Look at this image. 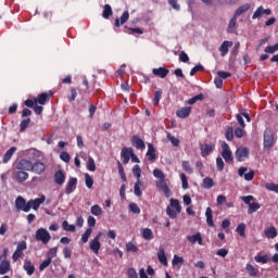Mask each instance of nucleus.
Segmentation results:
<instances>
[{"label": "nucleus", "mask_w": 278, "mask_h": 278, "mask_svg": "<svg viewBox=\"0 0 278 278\" xmlns=\"http://www.w3.org/2000/svg\"><path fill=\"white\" fill-rule=\"evenodd\" d=\"M45 170H47V165H45V163L40 161L31 163L30 172L35 173V175H42Z\"/></svg>", "instance_id": "nucleus-10"}, {"label": "nucleus", "mask_w": 278, "mask_h": 278, "mask_svg": "<svg viewBox=\"0 0 278 278\" xmlns=\"http://www.w3.org/2000/svg\"><path fill=\"white\" fill-rule=\"evenodd\" d=\"M51 97H53V93L42 92L35 98V100L37 103H39V105H45L46 103H49Z\"/></svg>", "instance_id": "nucleus-15"}, {"label": "nucleus", "mask_w": 278, "mask_h": 278, "mask_svg": "<svg viewBox=\"0 0 278 278\" xmlns=\"http://www.w3.org/2000/svg\"><path fill=\"white\" fill-rule=\"evenodd\" d=\"M266 190H269V192H276L278 194V185L275 182H267L265 185Z\"/></svg>", "instance_id": "nucleus-48"}, {"label": "nucleus", "mask_w": 278, "mask_h": 278, "mask_svg": "<svg viewBox=\"0 0 278 278\" xmlns=\"http://www.w3.org/2000/svg\"><path fill=\"white\" fill-rule=\"evenodd\" d=\"M254 260L257 264H268V262H270L268 255H256Z\"/></svg>", "instance_id": "nucleus-41"}, {"label": "nucleus", "mask_w": 278, "mask_h": 278, "mask_svg": "<svg viewBox=\"0 0 278 278\" xmlns=\"http://www.w3.org/2000/svg\"><path fill=\"white\" fill-rule=\"evenodd\" d=\"M46 257L53 262V257H58V247L51 248L47 254Z\"/></svg>", "instance_id": "nucleus-39"}, {"label": "nucleus", "mask_w": 278, "mask_h": 278, "mask_svg": "<svg viewBox=\"0 0 278 278\" xmlns=\"http://www.w3.org/2000/svg\"><path fill=\"white\" fill-rule=\"evenodd\" d=\"M249 10H251V5L249 3H245L237 9L233 16H237L238 18V16H242V14H244V12H249Z\"/></svg>", "instance_id": "nucleus-33"}, {"label": "nucleus", "mask_w": 278, "mask_h": 278, "mask_svg": "<svg viewBox=\"0 0 278 278\" xmlns=\"http://www.w3.org/2000/svg\"><path fill=\"white\" fill-rule=\"evenodd\" d=\"M200 149H201L202 157H207V155H210V153L214 151V146L205 143V144H202Z\"/></svg>", "instance_id": "nucleus-28"}, {"label": "nucleus", "mask_w": 278, "mask_h": 278, "mask_svg": "<svg viewBox=\"0 0 278 278\" xmlns=\"http://www.w3.org/2000/svg\"><path fill=\"white\" fill-rule=\"evenodd\" d=\"M266 238H268L269 240H274V238H277V228H275L274 226L265 229L264 231Z\"/></svg>", "instance_id": "nucleus-32"}, {"label": "nucleus", "mask_w": 278, "mask_h": 278, "mask_svg": "<svg viewBox=\"0 0 278 278\" xmlns=\"http://www.w3.org/2000/svg\"><path fill=\"white\" fill-rule=\"evenodd\" d=\"M60 160L65 162V164H68V162H71V154H68V152H61Z\"/></svg>", "instance_id": "nucleus-58"}, {"label": "nucleus", "mask_w": 278, "mask_h": 278, "mask_svg": "<svg viewBox=\"0 0 278 278\" xmlns=\"http://www.w3.org/2000/svg\"><path fill=\"white\" fill-rule=\"evenodd\" d=\"M153 176L156 177V179H160V180L166 178V176H164V172H162V169H157V168H155L153 170Z\"/></svg>", "instance_id": "nucleus-56"}, {"label": "nucleus", "mask_w": 278, "mask_h": 278, "mask_svg": "<svg viewBox=\"0 0 278 278\" xmlns=\"http://www.w3.org/2000/svg\"><path fill=\"white\" fill-rule=\"evenodd\" d=\"M205 71V67H203V65L199 64L195 65L193 68H191L190 71V77H194L197 75V73H201Z\"/></svg>", "instance_id": "nucleus-46"}, {"label": "nucleus", "mask_w": 278, "mask_h": 278, "mask_svg": "<svg viewBox=\"0 0 278 278\" xmlns=\"http://www.w3.org/2000/svg\"><path fill=\"white\" fill-rule=\"evenodd\" d=\"M47 201V197L42 194L40 198L31 199L28 202L23 197H17L15 199V207L17 212H31V210H35V212H38L40 208V205Z\"/></svg>", "instance_id": "nucleus-1"}, {"label": "nucleus", "mask_w": 278, "mask_h": 278, "mask_svg": "<svg viewBox=\"0 0 278 278\" xmlns=\"http://www.w3.org/2000/svg\"><path fill=\"white\" fill-rule=\"evenodd\" d=\"M90 236H92V228H87L81 236V242L86 244V242H88V240L90 239Z\"/></svg>", "instance_id": "nucleus-44"}, {"label": "nucleus", "mask_w": 278, "mask_h": 278, "mask_svg": "<svg viewBox=\"0 0 278 278\" xmlns=\"http://www.w3.org/2000/svg\"><path fill=\"white\" fill-rule=\"evenodd\" d=\"M247 224L241 223L238 225L237 227V233L241 237V238H247Z\"/></svg>", "instance_id": "nucleus-36"}, {"label": "nucleus", "mask_w": 278, "mask_h": 278, "mask_svg": "<svg viewBox=\"0 0 278 278\" xmlns=\"http://www.w3.org/2000/svg\"><path fill=\"white\" fill-rule=\"evenodd\" d=\"M15 179L17 184H23V181H27V179H29V174L25 170L18 169L15 174Z\"/></svg>", "instance_id": "nucleus-21"}, {"label": "nucleus", "mask_w": 278, "mask_h": 278, "mask_svg": "<svg viewBox=\"0 0 278 278\" xmlns=\"http://www.w3.org/2000/svg\"><path fill=\"white\" fill-rule=\"evenodd\" d=\"M173 266H177L179 264H184V257L174 255V258L172 261Z\"/></svg>", "instance_id": "nucleus-61"}, {"label": "nucleus", "mask_w": 278, "mask_h": 278, "mask_svg": "<svg viewBox=\"0 0 278 278\" xmlns=\"http://www.w3.org/2000/svg\"><path fill=\"white\" fill-rule=\"evenodd\" d=\"M134 153V148H123L121 152V157H123V164H129V160Z\"/></svg>", "instance_id": "nucleus-14"}, {"label": "nucleus", "mask_w": 278, "mask_h": 278, "mask_svg": "<svg viewBox=\"0 0 278 278\" xmlns=\"http://www.w3.org/2000/svg\"><path fill=\"white\" fill-rule=\"evenodd\" d=\"M205 217H206V225L208 227H214V215H213L212 207L210 206L206 207Z\"/></svg>", "instance_id": "nucleus-26"}, {"label": "nucleus", "mask_w": 278, "mask_h": 278, "mask_svg": "<svg viewBox=\"0 0 278 278\" xmlns=\"http://www.w3.org/2000/svg\"><path fill=\"white\" fill-rule=\"evenodd\" d=\"M191 113H192L191 106H184L176 112V116H178V118H188Z\"/></svg>", "instance_id": "nucleus-20"}, {"label": "nucleus", "mask_w": 278, "mask_h": 278, "mask_svg": "<svg viewBox=\"0 0 278 278\" xmlns=\"http://www.w3.org/2000/svg\"><path fill=\"white\" fill-rule=\"evenodd\" d=\"M127 276L128 278H138V273H136V269L130 267L127 269Z\"/></svg>", "instance_id": "nucleus-63"}, {"label": "nucleus", "mask_w": 278, "mask_h": 278, "mask_svg": "<svg viewBox=\"0 0 278 278\" xmlns=\"http://www.w3.org/2000/svg\"><path fill=\"white\" fill-rule=\"evenodd\" d=\"M264 14L270 16L273 14V11H270V9H264V7H258L254 14L252 15V18L253 21H255V18H262Z\"/></svg>", "instance_id": "nucleus-12"}, {"label": "nucleus", "mask_w": 278, "mask_h": 278, "mask_svg": "<svg viewBox=\"0 0 278 278\" xmlns=\"http://www.w3.org/2000/svg\"><path fill=\"white\" fill-rule=\"evenodd\" d=\"M64 181H66V174L62 169H59L54 174V184H58V186H64Z\"/></svg>", "instance_id": "nucleus-18"}, {"label": "nucleus", "mask_w": 278, "mask_h": 278, "mask_svg": "<svg viewBox=\"0 0 278 278\" xmlns=\"http://www.w3.org/2000/svg\"><path fill=\"white\" fill-rule=\"evenodd\" d=\"M180 179H181L182 190H188L189 188L188 176H186V174H180Z\"/></svg>", "instance_id": "nucleus-54"}, {"label": "nucleus", "mask_w": 278, "mask_h": 278, "mask_svg": "<svg viewBox=\"0 0 278 278\" xmlns=\"http://www.w3.org/2000/svg\"><path fill=\"white\" fill-rule=\"evenodd\" d=\"M0 275H8L10 273V261H8V249H4L3 254L0 256Z\"/></svg>", "instance_id": "nucleus-6"}, {"label": "nucleus", "mask_w": 278, "mask_h": 278, "mask_svg": "<svg viewBox=\"0 0 278 278\" xmlns=\"http://www.w3.org/2000/svg\"><path fill=\"white\" fill-rule=\"evenodd\" d=\"M277 51H278V42L274 46H267L265 48V53L273 54V53H277Z\"/></svg>", "instance_id": "nucleus-55"}, {"label": "nucleus", "mask_w": 278, "mask_h": 278, "mask_svg": "<svg viewBox=\"0 0 278 278\" xmlns=\"http://www.w3.org/2000/svg\"><path fill=\"white\" fill-rule=\"evenodd\" d=\"M197 101H203V93L194 96L193 98L187 100L186 103H188V105H194Z\"/></svg>", "instance_id": "nucleus-45"}, {"label": "nucleus", "mask_w": 278, "mask_h": 278, "mask_svg": "<svg viewBox=\"0 0 278 278\" xmlns=\"http://www.w3.org/2000/svg\"><path fill=\"white\" fill-rule=\"evenodd\" d=\"M157 260L163 266H168V258L166 257V252L164 251V248H161L159 250Z\"/></svg>", "instance_id": "nucleus-23"}, {"label": "nucleus", "mask_w": 278, "mask_h": 278, "mask_svg": "<svg viewBox=\"0 0 278 278\" xmlns=\"http://www.w3.org/2000/svg\"><path fill=\"white\" fill-rule=\"evenodd\" d=\"M35 238L38 242H42V244H49L51 240V233L46 228H39L36 231Z\"/></svg>", "instance_id": "nucleus-4"}, {"label": "nucleus", "mask_w": 278, "mask_h": 278, "mask_svg": "<svg viewBox=\"0 0 278 278\" xmlns=\"http://www.w3.org/2000/svg\"><path fill=\"white\" fill-rule=\"evenodd\" d=\"M168 73H170V71H168V68L166 67H159L152 70V75H154L155 77H161V79L167 77Z\"/></svg>", "instance_id": "nucleus-19"}, {"label": "nucleus", "mask_w": 278, "mask_h": 278, "mask_svg": "<svg viewBox=\"0 0 278 278\" xmlns=\"http://www.w3.org/2000/svg\"><path fill=\"white\" fill-rule=\"evenodd\" d=\"M241 201H243V203H245V205H249L248 208V214H255V212H257V210H260V207H262V204L257 203V202H253L255 201V197L253 195H243L241 197Z\"/></svg>", "instance_id": "nucleus-3"}, {"label": "nucleus", "mask_w": 278, "mask_h": 278, "mask_svg": "<svg viewBox=\"0 0 278 278\" xmlns=\"http://www.w3.org/2000/svg\"><path fill=\"white\" fill-rule=\"evenodd\" d=\"M222 157L225 160L227 164H231V162H233V154L231 153L229 144H227V142H224L222 144Z\"/></svg>", "instance_id": "nucleus-7"}, {"label": "nucleus", "mask_w": 278, "mask_h": 278, "mask_svg": "<svg viewBox=\"0 0 278 278\" xmlns=\"http://www.w3.org/2000/svg\"><path fill=\"white\" fill-rule=\"evenodd\" d=\"M117 168L122 181H127V175H125V168L123 167V163H121V161H117Z\"/></svg>", "instance_id": "nucleus-37"}, {"label": "nucleus", "mask_w": 278, "mask_h": 278, "mask_svg": "<svg viewBox=\"0 0 278 278\" xmlns=\"http://www.w3.org/2000/svg\"><path fill=\"white\" fill-rule=\"evenodd\" d=\"M129 210L132 212V214H140V206H138L136 203H130Z\"/></svg>", "instance_id": "nucleus-62"}, {"label": "nucleus", "mask_w": 278, "mask_h": 278, "mask_svg": "<svg viewBox=\"0 0 278 278\" xmlns=\"http://www.w3.org/2000/svg\"><path fill=\"white\" fill-rule=\"evenodd\" d=\"M275 144V137L273 136V131L265 130L264 132V149H273Z\"/></svg>", "instance_id": "nucleus-9"}, {"label": "nucleus", "mask_w": 278, "mask_h": 278, "mask_svg": "<svg viewBox=\"0 0 278 278\" xmlns=\"http://www.w3.org/2000/svg\"><path fill=\"white\" fill-rule=\"evenodd\" d=\"M76 189H77V178L72 177L67 181V185L65 187V193L73 194V192H75Z\"/></svg>", "instance_id": "nucleus-13"}, {"label": "nucleus", "mask_w": 278, "mask_h": 278, "mask_svg": "<svg viewBox=\"0 0 278 278\" xmlns=\"http://www.w3.org/2000/svg\"><path fill=\"white\" fill-rule=\"evenodd\" d=\"M142 238L144 240H153V230L151 228H144L142 230Z\"/></svg>", "instance_id": "nucleus-40"}, {"label": "nucleus", "mask_w": 278, "mask_h": 278, "mask_svg": "<svg viewBox=\"0 0 278 278\" xmlns=\"http://www.w3.org/2000/svg\"><path fill=\"white\" fill-rule=\"evenodd\" d=\"M236 25H238V17L233 15L228 24V28H227L228 34H231L233 29H236Z\"/></svg>", "instance_id": "nucleus-35"}, {"label": "nucleus", "mask_w": 278, "mask_h": 278, "mask_svg": "<svg viewBox=\"0 0 278 278\" xmlns=\"http://www.w3.org/2000/svg\"><path fill=\"white\" fill-rule=\"evenodd\" d=\"M24 270L31 277L36 273V266L31 264V261H25L23 265Z\"/></svg>", "instance_id": "nucleus-24"}, {"label": "nucleus", "mask_w": 278, "mask_h": 278, "mask_svg": "<svg viewBox=\"0 0 278 278\" xmlns=\"http://www.w3.org/2000/svg\"><path fill=\"white\" fill-rule=\"evenodd\" d=\"M131 142H132V144H136V149H146V144H144V141L142 140V139H140V137H138V136H134L132 138H131Z\"/></svg>", "instance_id": "nucleus-34"}, {"label": "nucleus", "mask_w": 278, "mask_h": 278, "mask_svg": "<svg viewBox=\"0 0 278 278\" xmlns=\"http://www.w3.org/2000/svg\"><path fill=\"white\" fill-rule=\"evenodd\" d=\"M162 100V91H155L153 103L154 105H160V101Z\"/></svg>", "instance_id": "nucleus-60"}, {"label": "nucleus", "mask_w": 278, "mask_h": 278, "mask_svg": "<svg viewBox=\"0 0 278 278\" xmlns=\"http://www.w3.org/2000/svg\"><path fill=\"white\" fill-rule=\"evenodd\" d=\"M226 140H233V128L232 127H229L227 130H226Z\"/></svg>", "instance_id": "nucleus-64"}, {"label": "nucleus", "mask_w": 278, "mask_h": 278, "mask_svg": "<svg viewBox=\"0 0 278 278\" xmlns=\"http://www.w3.org/2000/svg\"><path fill=\"white\" fill-rule=\"evenodd\" d=\"M214 179H212L211 177H205L201 184V188H203L204 190H211V188H214Z\"/></svg>", "instance_id": "nucleus-29"}, {"label": "nucleus", "mask_w": 278, "mask_h": 278, "mask_svg": "<svg viewBox=\"0 0 278 278\" xmlns=\"http://www.w3.org/2000/svg\"><path fill=\"white\" fill-rule=\"evenodd\" d=\"M91 214H93V216H101V214H103V208H101L98 204H94L91 206Z\"/></svg>", "instance_id": "nucleus-50"}, {"label": "nucleus", "mask_w": 278, "mask_h": 278, "mask_svg": "<svg viewBox=\"0 0 278 278\" xmlns=\"http://www.w3.org/2000/svg\"><path fill=\"white\" fill-rule=\"evenodd\" d=\"M127 21H129V11H125L122 14L121 20L115 18V27H121V25H125V23H127Z\"/></svg>", "instance_id": "nucleus-27"}, {"label": "nucleus", "mask_w": 278, "mask_h": 278, "mask_svg": "<svg viewBox=\"0 0 278 278\" xmlns=\"http://www.w3.org/2000/svg\"><path fill=\"white\" fill-rule=\"evenodd\" d=\"M127 253H138V245H135L134 242L126 243Z\"/></svg>", "instance_id": "nucleus-47"}, {"label": "nucleus", "mask_w": 278, "mask_h": 278, "mask_svg": "<svg viewBox=\"0 0 278 278\" xmlns=\"http://www.w3.org/2000/svg\"><path fill=\"white\" fill-rule=\"evenodd\" d=\"M17 170H31V161L27 159H22L17 164H16Z\"/></svg>", "instance_id": "nucleus-16"}, {"label": "nucleus", "mask_w": 278, "mask_h": 278, "mask_svg": "<svg viewBox=\"0 0 278 278\" xmlns=\"http://www.w3.org/2000/svg\"><path fill=\"white\" fill-rule=\"evenodd\" d=\"M112 14H113L112 7L110 4H105L103 12H102L103 18H110V16H112Z\"/></svg>", "instance_id": "nucleus-43"}, {"label": "nucleus", "mask_w": 278, "mask_h": 278, "mask_svg": "<svg viewBox=\"0 0 278 278\" xmlns=\"http://www.w3.org/2000/svg\"><path fill=\"white\" fill-rule=\"evenodd\" d=\"M233 47V41L225 40L219 47V53L222 58H225L229 53V48Z\"/></svg>", "instance_id": "nucleus-17"}, {"label": "nucleus", "mask_w": 278, "mask_h": 278, "mask_svg": "<svg viewBox=\"0 0 278 278\" xmlns=\"http://www.w3.org/2000/svg\"><path fill=\"white\" fill-rule=\"evenodd\" d=\"M141 187H142V181L137 180V182L134 186V192L136 197H140L142 194V191L140 190Z\"/></svg>", "instance_id": "nucleus-49"}, {"label": "nucleus", "mask_w": 278, "mask_h": 278, "mask_svg": "<svg viewBox=\"0 0 278 278\" xmlns=\"http://www.w3.org/2000/svg\"><path fill=\"white\" fill-rule=\"evenodd\" d=\"M17 148L16 147H11L3 155L2 162L3 164H8V162H10V160H12V155H14V153H16Z\"/></svg>", "instance_id": "nucleus-25"}, {"label": "nucleus", "mask_w": 278, "mask_h": 278, "mask_svg": "<svg viewBox=\"0 0 278 278\" xmlns=\"http://www.w3.org/2000/svg\"><path fill=\"white\" fill-rule=\"evenodd\" d=\"M29 123H31V118H26V119H23L20 124V131L23 132L25 131V129H27V127H29Z\"/></svg>", "instance_id": "nucleus-51"}, {"label": "nucleus", "mask_w": 278, "mask_h": 278, "mask_svg": "<svg viewBox=\"0 0 278 278\" xmlns=\"http://www.w3.org/2000/svg\"><path fill=\"white\" fill-rule=\"evenodd\" d=\"M101 238H103V232H98V235L89 242V249L94 255H99V251H101Z\"/></svg>", "instance_id": "nucleus-5"}, {"label": "nucleus", "mask_w": 278, "mask_h": 278, "mask_svg": "<svg viewBox=\"0 0 278 278\" xmlns=\"http://www.w3.org/2000/svg\"><path fill=\"white\" fill-rule=\"evenodd\" d=\"M62 227H63V230H64V231H72V232L75 231V225L68 224L67 220H64V222L62 223Z\"/></svg>", "instance_id": "nucleus-53"}, {"label": "nucleus", "mask_w": 278, "mask_h": 278, "mask_svg": "<svg viewBox=\"0 0 278 278\" xmlns=\"http://www.w3.org/2000/svg\"><path fill=\"white\" fill-rule=\"evenodd\" d=\"M216 166L217 170H225V162L223 161V157L218 156L216 159Z\"/></svg>", "instance_id": "nucleus-59"}, {"label": "nucleus", "mask_w": 278, "mask_h": 278, "mask_svg": "<svg viewBox=\"0 0 278 278\" xmlns=\"http://www.w3.org/2000/svg\"><path fill=\"white\" fill-rule=\"evenodd\" d=\"M156 188L165 194L166 199L170 198V189L164 179L156 181Z\"/></svg>", "instance_id": "nucleus-11"}, {"label": "nucleus", "mask_w": 278, "mask_h": 278, "mask_svg": "<svg viewBox=\"0 0 278 278\" xmlns=\"http://www.w3.org/2000/svg\"><path fill=\"white\" fill-rule=\"evenodd\" d=\"M87 170H90L91 173H94V170H97V164L94 163V159H92V156L88 157Z\"/></svg>", "instance_id": "nucleus-38"}, {"label": "nucleus", "mask_w": 278, "mask_h": 278, "mask_svg": "<svg viewBox=\"0 0 278 278\" xmlns=\"http://www.w3.org/2000/svg\"><path fill=\"white\" fill-rule=\"evenodd\" d=\"M85 184L89 189L94 186V180L92 179V176L90 174L85 175Z\"/></svg>", "instance_id": "nucleus-52"}, {"label": "nucleus", "mask_w": 278, "mask_h": 278, "mask_svg": "<svg viewBox=\"0 0 278 278\" xmlns=\"http://www.w3.org/2000/svg\"><path fill=\"white\" fill-rule=\"evenodd\" d=\"M236 160L237 162H244L249 157V148L240 147L236 150Z\"/></svg>", "instance_id": "nucleus-8"}, {"label": "nucleus", "mask_w": 278, "mask_h": 278, "mask_svg": "<svg viewBox=\"0 0 278 278\" xmlns=\"http://www.w3.org/2000/svg\"><path fill=\"white\" fill-rule=\"evenodd\" d=\"M146 155H147L149 162H151V163H153V162H155V160H157V155H155V148L151 143L148 144V152Z\"/></svg>", "instance_id": "nucleus-22"}, {"label": "nucleus", "mask_w": 278, "mask_h": 278, "mask_svg": "<svg viewBox=\"0 0 278 278\" xmlns=\"http://www.w3.org/2000/svg\"><path fill=\"white\" fill-rule=\"evenodd\" d=\"M245 270L250 277H258L260 275V269L255 268L251 263L247 264Z\"/></svg>", "instance_id": "nucleus-30"}, {"label": "nucleus", "mask_w": 278, "mask_h": 278, "mask_svg": "<svg viewBox=\"0 0 278 278\" xmlns=\"http://www.w3.org/2000/svg\"><path fill=\"white\" fill-rule=\"evenodd\" d=\"M51 261L50 258L45 260L40 265H39V270L42 271L46 268H49V266H51Z\"/></svg>", "instance_id": "nucleus-57"}, {"label": "nucleus", "mask_w": 278, "mask_h": 278, "mask_svg": "<svg viewBox=\"0 0 278 278\" xmlns=\"http://www.w3.org/2000/svg\"><path fill=\"white\" fill-rule=\"evenodd\" d=\"M132 175L137 178V181H140V177H142V169L140 165H135L132 167Z\"/></svg>", "instance_id": "nucleus-42"}, {"label": "nucleus", "mask_w": 278, "mask_h": 278, "mask_svg": "<svg viewBox=\"0 0 278 278\" xmlns=\"http://www.w3.org/2000/svg\"><path fill=\"white\" fill-rule=\"evenodd\" d=\"M187 240H189V242H191V244H195V242H198V244H200V245L203 244V238L201 237L200 232L189 236L187 238Z\"/></svg>", "instance_id": "nucleus-31"}, {"label": "nucleus", "mask_w": 278, "mask_h": 278, "mask_svg": "<svg viewBox=\"0 0 278 278\" xmlns=\"http://www.w3.org/2000/svg\"><path fill=\"white\" fill-rule=\"evenodd\" d=\"M170 206L166 207V214L169 216L172 219L177 218L178 214H181V204H179V200L177 199H170L169 200ZM176 211H173V208Z\"/></svg>", "instance_id": "nucleus-2"}]
</instances>
